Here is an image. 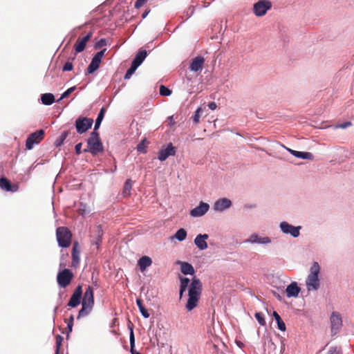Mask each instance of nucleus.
<instances>
[{
	"instance_id": "obj_1",
	"label": "nucleus",
	"mask_w": 354,
	"mask_h": 354,
	"mask_svg": "<svg viewBox=\"0 0 354 354\" xmlns=\"http://www.w3.org/2000/svg\"><path fill=\"white\" fill-rule=\"evenodd\" d=\"M202 290L203 285L201 280L196 277H194L188 288L189 297L185 305L187 311L192 310L198 306Z\"/></svg>"
},
{
	"instance_id": "obj_2",
	"label": "nucleus",
	"mask_w": 354,
	"mask_h": 354,
	"mask_svg": "<svg viewBox=\"0 0 354 354\" xmlns=\"http://www.w3.org/2000/svg\"><path fill=\"white\" fill-rule=\"evenodd\" d=\"M87 146L88 148L84 149L83 151L89 152L93 156L104 151L99 132L93 131L91 133L90 137L87 139Z\"/></svg>"
},
{
	"instance_id": "obj_3",
	"label": "nucleus",
	"mask_w": 354,
	"mask_h": 354,
	"mask_svg": "<svg viewBox=\"0 0 354 354\" xmlns=\"http://www.w3.org/2000/svg\"><path fill=\"white\" fill-rule=\"evenodd\" d=\"M320 266L317 262H314L310 267V273L306 279V284L308 291L317 290L319 288V274Z\"/></svg>"
},
{
	"instance_id": "obj_4",
	"label": "nucleus",
	"mask_w": 354,
	"mask_h": 354,
	"mask_svg": "<svg viewBox=\"0 0 354 354\" xmlns=\"http://www.w3.org/2000/svg\"><path fill=\"white\" fill-rule=\"evenodd\" d=\"M58 245L62 248H68L71 244L72 234L66 227H59L56 230Z\"/></svg>"
},
{
	"instance_id": "obj_5",
	"label": "nucleus",
	"mask_w": 354,
	"mask_h": 354,
	"mask_svg": "<svg viewBox=\"0 0 354 354\" xmlns=\"http://www.w3.org/2000/svg\"><path fill=\"white\" fill-rule=\"evenodd\" d=\"M74 274L69 269L65 268L59 271L57 275V281L59 287L66 288L72 281Z\"/></svg>"
},
{
	"instance_id": "obj_6",
	"label": "nucleus",
	"mask_w": 354,
	"mask_h": 354,
	"mask_svg": "<svg viewBox=\"0 0 354 354\" xmlns=\"http://www.w3.org/2000/svg\"><path fill=\"white\" fill-rule=\"evenodd\" d=\"M92 118L80 116L75 121V128L78 133L82 134L87 131L93 125Z\"/></svg>"
},
{
	"instance_id": "obj_7",
	"label": "nucleus",
	"mask_w": 354,
	"mask_h": 354,
	"mask_svg": "<svg viewBox=\"0 0 354 354\" xmlns=\"http://www.w3.org/2000/svg\"><path fill=\"white\" fill-rule=\"evenodd\" d=\"M44 138V131L39 129L30 134L26 141V147L28 149H32L34 145L39 143Z\"/></svg>"
},
{
	"instance_id": "obj_8",
	"label": "nucleus",
	"mask_w": 354,
	"mask_h": 354,
	"mask_svg": "<svg viewBox=\"0 0 354 354\" xmlns=\"http://www.w3.org/2000/svg\"><path fill=\"white\" fill-rule=\"evenodd\" d=\"M272 7V3L268 0H260L254 4L253 10L257 17L265 15L268 10Z\"/></svg>"
},
{
	"instance_id": "obj_9",
	"label": "nucleus",
	"mask_w": 354,
	"mask_h": 354,
	"mask_svg": "<svg viewBox=\"0 0 354 354\" xmlns=\"http://www.w3.org/2000/svg\"><path fill=\"white\" fill-rule=\"evenodd\" d=\"M331 333L335 335L342 326V320L340 314L337 312H333L330 317Z\"/></svg>"
},
{
	"instance_id": "obj_10",
	"label": "nucleus",
	"mask_w": 354,
	"mask_h": 354,
	"mask_svg": "<svg viewBox=\"0 0 354 354\" xmlns=\"http://www.w3.org/2000/svg\"><path fill=\"white\" fill-rule=\"evenodd\" d=\"M82 296V287L79 285L75 290L74 292L71 295V297L69 299L68 303V306L71 308L77 307L81 302V299Z\"/></svg>"
},
{
	"instance_id": "obj_11",
	"label": "nucleus",
	"mask_w": 354,
	"mask_h": 354,
	"mask_svg": "<svg viewBox=\"0 0 354 354\" xmlns=\"http://www.w3.org/2000/svg\"><path fill=\"white\" fill-rule=\"evenodd\" d=\"M94 305V296H93V290L91 286H88L86 289V291L84 294L82 306H87L90 308H92Z\"/></svg>"
},
{
	"instance_id": "obj_12",
	"label": "nucleus",
	"mask_w": 354,
	"mask_h": 354,
	"mask_svg": "<svg viewBox=\"0 0 354 354\" xmlns=\"http://www.w3.org/2000/svg\"><path fill=\"white\" fill-rule=\"evenodd\" d=\"M280 227L281 231L285 234H290L293 237H297L299 236L300 226L295 227L287 222H281L280 223Z\"/></svg>"
},
{
	"instance_id": "obj_13",
	"label": "nucleus",
	"mask_w": 354,
	"mask_h": 354,
	"mask_svg": "<svg viewBox=\"0 0 354 354\" xmlns=\"http://www.w3.org/2000/svg\"><path fill=\"white\" fill-rule=\"evenodd\" d=\"M80 250L79 248V243L77 241H75L73 245L72 252H71V266L73 268H77L80 262Z\"/></svg>"
},
{
	"instance_id": "obj_14",
	"label": "nucleus",
	"mask_w": 354,
	"mask_h": 354,
	"mask_svg": "<svg viewBox=\"0 0 354 354\" xmlns=\"http://www.w3.org/2000/svg\"><path fill=\"white\" fill-rule=\"evenodd\" d=\"M175 153V147H173L171 143H169L165 149H162L159 151L158 158L160 161H164L169 156H174Z\"/></svg>"
},
{
	"instance_id": "obj_15",
	"label": "nucleus",
	"mask_w": 354,
	"mask_h": 354,
	"mask_svg": "<svg viewBox=\"0 0 354 354\" xmlns=\"http://www.w3.org/2000/svg\"><path fill=\"white\" fill-rule=\"evenodd\" d=\"M209 206L207 203L201 202L198 206L190 211V215L193 217H198L204 215L209 209Z\"/></svg>"
},
{
	"instance_id": "obj_16",
	"label": "nucleus",
	"mask_w": 354,
	"mask_h": 354,
	"mask_svg": "<svg viewBox=\"0 0 354 354\" xmlns=\"http://www.w3.org/2000/svg\"><path fill=\"white\" fill-rule=\"evenodd\" d=\"M92 37V32H88L86 36L81 39H78L74 45L75 50L77 53L82 52L86 46V43L91 39Z\"/></svg>"
},
{
	"instance_id": "obj_17",
	"label": "nucleus",
	"mask_w": 354,
	"mask_h": 354,
	"mask_svg": "<svg viewBox=\"0 0 354 354\" xmlns=\"http://www.w3.org/2000/svg\"><path fill=\"white\" fill-rule=\"evenodd\" d=\"M204 62V57L201 56H198L192 59L189 66V69L192 71L194 72L201 71L203 68Z\"/></svg>"
},
{
	"instance_id": "obj_18",
	"label": "nucleus",
	"mask_w": 354,
	"mask_h": 354,
	"mask_svg": "<svg viewBox=\"0 0 354 354\" xmlns=\"http://www.w3.org/2000/svg\"><path fill=\"white\" fill-rule=\"evenodd\" d=\"M0 187L3 190L12 192H17L19 189V186L17 185H12L10 181L5 177H1L0 178Z\"/></svg>"
},
{
	"instance_id": "obj_19",
	"label": "nucleus",
	"mask_w": 354,
	"mask_h": 354,
	"mask_svg": "<svg viewBox=\"0 0 354 354\" xmlns=\"http://www.w3.org/2000/svg\"><path fill=\"white\" fill-rule=\"evenodd\" d=\"M209 236L207 234H198L194 239V243L197 248L201 250H204L207 248V243L206 241L208 239Z\"/></svg>"
},
{
	"instance_id": "obj_20",
	"label": "nucleus",
	"mask_w": 354,
	"mask_h": 354,
	"mask_svg": "<svg viewBox=\"0 0 354 354\" xmlns=\"http://www.w3.org/2000/svg\"><path fill=\"white\" fill-rule=\"evenodd\" d=\"M232 205V202L230 200L223 198L218 199L216 201L214 205V209L216 211L222 212L224 209L229 208Z\"/></svg>"
},
{
	"instance_id": "obj_21",
	"label": "nucleus",
	"mask_w": 354,
	"mask_h": 354,
	"mask_svg": "<svg viewBox=\"0 0 354 354\" xmlns=\"http://www.w3.org/2000/svg\"><path fill=\"white\" fill-rule=\"evenodd\" d=\"M301 289L297 286V282H292L286 288V292L288 297H297L300 292Z\"/></svg>"
},
{
	"instance_id": "obj_22",
	"label": "nucleus",
	"mask_w": 354,
	"mask_h": 354,
	"mask_svg": "<svg viewBox=\"0 0 354 354\" xmlns=\"http://www.w3.org/2000/svg\"><path fill=\"white\" fill-rule=\"evenodd\" d=\"M177 263L180 266V271L183 274L194 275L195 274V270L192 264L185 262L178 261Z\"/></svg>"
},
{
	"instance_id": "obj_23",
	"label": "nucleus",
	"mask_w": 354,
	"mask_h": 354,
	"mask_svg": "<svg viewBox=\"0 0 354 354\" xmlns=\"http://www.w3.org/2000/svg\"><path fill=\"white\" fill-rule=\"evenodd\" d=\"M152 264L151 259L148 256L142 257L138 261V265L140 271L144 272L147 268Z\"/></svg>"
},
{
	"instance_id": "obj_24",
	"label": "nucleus",
	"mask_w": 354,
	"mask_h": 354,
	"mask_svg": "<svg viewBox=\"0 0 354 354\" xmlns=\"http://www.w3.org/2000/svg\"><path fill=\"white\" fill-rule=\"evenodd\" d=\"M147 55V53L145 50H139L131 64L138 67L145 60Z\"/></svg>"
},
{
	"instance_id": "obj_25",
	"label": "nucleus",
	"mask_w": 354,
	"mask_h": 354,
	"mask_svg": "<svg viewBox=\"0 0 354 354\" xmlns=\"http://www.w3.org/2000/svg\"><path fill=\"white\" fill-rule=\"evenodd\" d=\"M129 328L130 330V334H129V341H130V351L131 354H141L136 351H135V336L133 333V324L130 322V324H129Z\"/></svg>"
},
{
	"instance_id": "obj_26",
	"label": "nucleus",
	"mask_w": 354,
	"mask_h": 354,
	"mask_svg": "<svg viewBox=\"0 0 354 354\" xmlns=\"http://www.w3.org/2000/svg\"><path fill=\"white\" fill-rule=\"evenodd\" d=\"M189 282H190V280L188 278L180 277V290H179L180 299L182 298L183 293L186 291Z\"/></svg>"
},
{
	"instance_id": "obj_27",
	"label": "nucleus",
	"mask_w": 354,
	"mask_h": 354,
	"mask_svg": "<svg viewBox=\"0 0 354 354\" xmlns=\"http://www.w3.org/2000/svg\"><path fill=\"white\" fill-rule=\"evenodd\" d=\"M100 63L101 62L99 59L93 57L87 68V73L90 74L95 72L99 68Z\"/></svg>"
},
{
	"instance_id": "obj_28",
	"label": "nucleus",
	"mask_w": 354,
	"mask_h": 354,
	"mask_svg": "<svg viewBox=\"0 0 354 354\" xmlns=\"http://www.w3.org/2000/svg\"><path fill=\"white\" fill-rule=\"evenodd\" d=\"M41 102L45 105H50L55 102V97L52 93H44L41 97Z\"/></svg>"
},
{
	"instance_id": "obj_29",
	"label": "nucleus",
	"mask_w": 354,
	"mask_h": 354,
	"mask_svg": "<svg viewBox=\"0 0 354 354\" xmlns=\"http://www.w3.org/2000/svg\"><path fill=\"white\" fill-rule=\"evenodd\" d=\"M252 243H270V239L269 237H259L257 234H252L250 239Z\"/></svg>"
},
{
	"instance_id": "obj_30",
	"label": "nucleus",
	"mask_w": 354,
	"mask_h": 354,
	"mask_svg": "<svg viewBox=\"0 0 354 354\" xmlns=\"http://www.w3.org/2000/svg\"><path fill=\"white\" fill-rule=\"evenodd\" d=\"M273 317L277 322L278 328L281 331H284L286 330V325L279 315L276 311H274Z\"/></svg>"
},
{
	"instance_id": "obj_31",
	"label": "nucleus",
	"mask_w": 354,
	"mask_h": 354,
	"mask_svg": "<svg viewBox=\"0 0 354 354\" xmlns=\"http://www.w3.org/2000/svg\"><path fill=\"white\" fill-rule=\"evenodd\" d=\"M104 113H105V109L102 108L100 109V113H98L97 118L95 120V127H94L93 131H97V129L100 127V124L104 118Z\"/></svg>"
},
{
	"instance_id": "obj_32",
	"label": "nucleus",
	"mask_w": 354,
	"mask_h": 354,
	"mask_svg": "<svg viewBox=\"0 0 354 354\" xmlns=\"http://www.w3.org/2000/svg\"><path fill=\"white\" fill-rule=\"evenodd\" d=\"M174 237L179 241H184L187 237V232L185 229L180 228L174 234Z\"/></svg>"
},
{
	"instance_id": "obj_33",
	"label": "nucleus",
	"mask_w": 354,
	"mask_h": 354,
	"mask_svg": "<svg viewBox=\"0 0 354 354\" xmlns=\"http://www.w3.org/2000/svg\"><path fill=\"white\" fill-rule=\"evenodd\" d=\"M131 188H132V181L131 179H127L124 185L123 194L126 196H130Z\"/></svg>"
},
{
	"instance_id": "obj_34",
	"label": "nucleus",
	"mask_w": 354,
	"mask_h": 354,
	"mask_svg": "<svg viewBox=\"0 0 354 354\" xmlns=\"http://www.w3.org/2000/svg\"><path fill=\"white\" fill-rule=\"evenodd\" d=\"M69 134V132L68 131H64L61 136L57 138V140H55V145L57 147H59L61 146L62 145H63L64 140L66 139V138L68 137Z\"/></svg>"
},
{
	"instance_id": "obj_35",
	"label": "nucleus",
	"mask_w": 354,
	"mask_h": 354,
	"mask_svg": "<svg viewBox=\"0 0 354 354\" xmlns=\"http://www.w3.org/2000/svg\"><path fill=\"white\" fill-rule=\"evenodd\" d=\"M295 157L308 160H312L313 158V156L311 153L303 151H297V154H295Z\"/></svg>"
},
{
	"instance_id": "obj_36",
	"label": "nucleus",
	"mask_w": 354,
	"mask_h": 354,
	"mask_svg": "<svg viewBox=\"0 0 354 354\" xmlns=\"http://www.w3.org/2000/svg\"><path fill=\"white\" fill-rule=\"evenodd\" d=\"M65 322L67 324V328L68 330L67 333V339L69 337V333L72 332L73 330V322H74V317L73 315H71L68 319H65Z\"/></svg>"
},
{
	"instance_id": "obj_37",
	"label": "nucleus",
	"mask_w": 354,
	"mask_h": 354,
	"mask_svg": "<svg viewBox=\"0 0 354 354\" xmlns=\"http://www.w3.org/2000/svg\"><path fill=\"white\" fill-rule=\"evenodd\" d=\"M91 309L92 308H90L87 306H82V308L79 311L77 319L87 315L91 312Z\"/></svg>"
},
{
	"instance_id": "obj_38",
	"label": "nucleus",
	"mask_w": 354,
	"mask_h": 354,
	"mask_svg": "<svg viewBox=\"0 0 354 354\" xmlns=\"http://www.w3.org/2000/svg\"><path fill=\"white\" fill-rule=\"evenodd\" d=\"M56 349H55V354L59 353L60 347L62 346V342H63V337L60 335H57L56 336Z\"/></svg>"
},
{
	"instance_id": "obj_39",
	"label": "nucleus",
	"mask_w": 354,
	"mask_h": 354,
	"mask_svg": "<svg viewBox=\"0 0 354 354\" xmlns=\"http://www.w3.org/2000/svg\"><path fill=\"white\" fill-rule=\"evenodd\" d=\"M137 68L138 67L136 66L131 64V67L127 70L124 75V79H129L131 77V75L135 73Z\"/></svg>"
},
{
	"instance_id": "obj_40",
	"label": "nucleus",
	"mask_w": 354,
	"mask_h": 354,
	"mask_svg": "<svg viewBox=\"0 0 354 354\" xmlns=\"http://www.w3.org/2000/svg\"><path fill=\"white\" fill-rule=\"evenodd\" d=\"M254 317H256V319H257V321H258V322L259 323L260 325L266 326V320L264 319V316H263V313H256L254 314Z\"/></svg>"
},
{
	"instance_id": "obj_41",
	"label": "nucleus",
	"mask_w": 354,
	"mask_h": 354,
	"mask_svg": "<svg viewBox=\"0 0 354 354\" xmlns=\"http://www.w3.org/2000/svg\"><path fill=\"white\" fill-rule=\"evenodd\" d=\"M327 354H342V351L341 347L334 346L330 347L328 351L327 352Z\"/></svg>"
},
{
	"instance_id": "obj_42",
	"label": "nucleus",
	"mask_w": 354,
	"mask_h": 354,
	"mask_svg": "<svg viewBox=\"0 0 354 354\" xmlns=\"http://www.w3.org/2000/svg\"><path fill=\"white\" fill-rule=\"evenodd\" d=\"M160 94L162 96H169L171 94V91L167 87L161 85L160 86Z\"/></svg>"
},
{
	"instance_id": "obj_43",
	"label": "nucleus",
	"mask_w": 354,
	"mask_h": 354,
	"mask_svg": "<svg viewBox=\"0 0 354 354\" xmlns=\"http://www.w3.org/2000/svg\"><path fill=\"white\" fill-rule=\"evenodd\" d=\"M75 88H76L75 86H72V87L68 88L66 91H64L62 93L59 100L68 97L70 95V94L75 90Z\"/></svg>"
},
{
	"instance_id": "obj_44",
	"label": "nucleus",
	"mask_w": 354,
	"mask_h": 354,
	"mask_svg": "<svg viewBox=\"0 0 354 354\" xmlns=\"http://www.w3.org/2000/svg\"><path fill=\"white\" fill-rule=\"evenodd\" d=\"M77 212L80 215L83 216L84 214L87 213L88 211L87 209L86 205L85 204H83L82 203H80V207L78 208Z\"/></svg>"
},
{
	"instance_id": "obj_45",
	"label": "nucleus",
	"mask_w": 354,
	"mask_h": 354,
	"mask_svg": "<svg viewBox=\"0 0 354 354\" xmlns=\"http://www.w3.org/2000/svg\"><path fill=\"white\" fill-rule=\"evenodd\" d=\"M106 45V41L105 39H101L95 45V49H100Z\"/></svg>"
},
{
	"instance_id": "obj_46",
	"label": "nucleus",
	"mask_w": 354,
	"mask_h": 354,
	"mask_svg": "<svg viewBox=\"0 0 354 354\" xmlns=\"http://www.w3.org/2000/svg\"><path fill=\"white\" fill-rule=\"evenodd\" d=\"M201 111V109L200 108L197 109V110L195 111V113L193 116V121L195 124H198L199 122Z\"/></svg>"
},
{
	"instance_id": "obj_47",
	"label": "nucleus",
	"mask_w": 354,
	"mask_h": 354,
	"mask_svg": "<svg viewBox=\"0 0 354 354\" xmlns=\"http://www.w3.org/2000/svg\"><path fill=\"white\" fill-rule=\"evenodd\" d=\"M97 238L95 241V244L97 245H98L100 244V243L101 242V237L102 236V230L100 226H97Z\"/></svg>"
},
{
	"instance_id": "obj_48",
	"label": "nucleus",
	"mask_w": 354,
	"mask_h": 354,
	"mask_svg": "<svg viewBox=\"0 0 354 354\" xmlns=\"http://www.w3.org/2000/svg\"><path fill=\"white\" fill-rule=\"evenodd\" d=\"M73 68V64L71 62H66L63 66V71H71Z\"/></svg>"
},
{
	"instance_id": "obj_49",
	"label": "nucleus",
	"mask_w": 354,
	"mask_h": 354,
	"mask_svg": "<svg viewBox=\"0 0 354 354\" xmlns=\"http://www.w3.org/2000/svg\"><path fill=\"white\" fill-rule=\"evenodd\" d=\"M106 49L104 48L103 50H102L101 51L97 53L95 55H94V57L99 59L100 62L102 61V58L103 57V56L104 55V53L106 52Z\"/></svg>"
},
{
	"instance_id": "obj_50",
	"label": "nucleus",
	"mask_w": 354,
	"mask_h": 354,
	"mask_svg": "<svg viewBox=\"0 0 354 354\" xmlns=\"http://www.w3.org/2000/svg\"><path fill=\"white\" fill-rule=\"evenodd\" d=\"M145 143H144V140L142 141L141 142H140L138 146H137V150L139 151V152H141V153H145L146 151H145Z\"/></svg>"
},
{
	"instance_id": "obj_51",
	"label": "nucleus",
	"mask_w": 354,
	"mask_h": 354,
	"mask_svg": "<svg viewBox=\"0 0 354 354\" xmlns=\"http://www.w3.org/2000/svg\"><path fill=\"white\" fill-rule=\"evenodd\" d=\"M352 123L351 122H346L344 123L337 124L335 126L336 129L340 128V129H346L350 126H351Z\"/></svg>"
},
{
	"instance_id": "obj_52",
	"label": "nucleus",
	"mask_w": 354,
	"mask_h": 354,
	"mask_svg": "<svg viewBox=\"0 0 354 354\" xmlns=\"http://www.w3.org/2000/svg\"><path fill=\"white\" fill-rule=\"evenodd\" d=\"M148 0H137L135 3V8H141Z\"/></svg>"
},
{
	"instance_id": "obj_53",
	"label": "nucleus",
	"mask_w": 354,
	"mask_h": 354,
	"mask_svg": "<svg viewBox=\"0 0 354 354\" xmlns=\"http://www.w3.org/2000/svg\"><path fill=\"white\" fill-rule=\"evenodd\" d=\"M139 310H140V313L142 314V315L145 318H148V317H149V313H148L147 310L145 308V306H143L142 308H141Z\"/></svg>"
},
{
	"instance_id": "obj_54",
	"label": "nucleus",
	"mask_w": 354,
	"mask_h": 354,
	"mask_svg": "<svg viewBox=\"0 0 354 354\" xmlns=\"http://www.w3.org/2000/svg\"><path fill=\"white\" fill-rule=\"evenodd\" d=\"M82 142H80L75 145V150L76 154L80 155L82 152Z\"/></svg>"
},
{
	"instance_id": "obj_55",
	"label": "nucleus",
	"mask_w": 354,
	"mask_h": 354,
	"mask_svg": "<svg viewBox=\"0 0 354 354\" xmlns=\"http://www.w3.org/2000/svg\"><path fill=\"white\" fill-rule=\"evenodd\" d=\"M136 304H137V306H138L139 310L144 306V305L142 304V301L140 299H138L136 300Z\"/></svg>"
},
{
	"instance_id": "obj_56",
	"label": "nucleus",
	"mask_w": 354,
	"mask_h": 354,
	"mask_svg": "<svg viewBox=\"0 0 354 354\" xmlns=\"http://www.w3.org/2000/svg\"><path fill=\"white\" fill-rule=\"evenodd\" d=\"M208 106L210 109L214 110L216 108V104L215 102H212L209 103Z\"/></svg>"
},
{
	"instance_id": "obj_57",
	"label": "nucleus",
	"mask_w": 354,
	"mask_h": 354,
	"mask_svg": "<svg viewBox=\"0 0 354 354\" xmlns=\"http://www.w3.org/2000/svg\"><path fill=\"white\" fill-rule=\"evenodd\" d=\"M150 11H151V10H150V9H147V10H146L144 12V13L142 15V17L143 19H144V18H145V17L148 15V14L150 12Z\"/></svg>"
},
{
	"instance_id": "obj_58",
	"label": "nucleus",
	"mask_w": 354,
	"mask_h": 354,
	"mask_svg": "<svg viewBox=\"0 0 354 354\" xmlns=\"http://www.w3.org/2000/svg\"><path fill=\"white\" fill-rule=\"evenodd\" d=\"M168 120H169V124H170V125H171H171H173V124H174V118H173V116H169V117L168 118Z\"/></svg>"
},
{
	"instance_id": "obj_59",
	"label": "nucleus",
	"mask_w": 354,
	"mask_h": 354,
	"mask_svg": "<svg viewBox=\"0 0 354 354\" xmlns=\"http://www.w3.org/2000/svg\"><path fill=\"white\" fill-rule=\"evenodd\" d=\"M288 151H290V153L293 155L294 156H295V154H297V151H295V150H292V149H288Z\"/></svg>"
},
{
	"instance_id": "obj_60",
	"label": "nucleus",
	"mask_w": 354,
	"mask_h": 354,
	"mask_svg": "<svg viewBox=\"0 0 354 354\" xmlns=\"http://www.w3.org/2000/svg\"><path fill=\"white\" fill-rule=\"evenodd\" d=\"M245 207H250V208H251V207H254V205H248H248H245Z\"/></svg>"
}]
</instances>
